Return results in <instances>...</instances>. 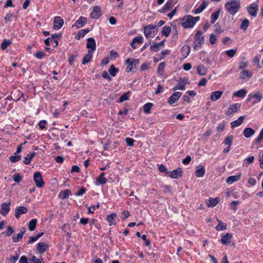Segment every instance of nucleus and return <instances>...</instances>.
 <instances>
[{"label":"nucleus","instance_id":"obj_20","mask_svg":"<svg viewBox=\"0 0 263 263\" xmlns=\"http://www.w3.org/2000/svg\"><path fill=\"white\" fill-rule=\"evenodd\" d=\"M205 172V170L204 166L200 165L196 167L195 175L197 177H201L203 176Z\"/></svg>","mask_w":263,"mask_h":263},{"label":"nucleus","instance_id":"obj_51","mask_svg":"<svg viewBox=\"0 0 263 263\" xmlns=\"http://www.w3.org/2000/svg\"><path fill=\"white\" fill-rule=\"evenodd\" d=\"M153 106V104L151 103H147L145 104L143 106V109L145 112L147 114H149L151 112V109L152 106Z\"/></svg>","mask_w":263,"mask_h":263},{"label":"nucleus","instance_id":"obj_60","mask_svg":"<svg viewBox=\"0 0 263 263\" xmlns=\"http://www.w3.org/2000/svg\"><path fill=\"white\" fill-rule=\"evenodd\" d=\"M86 192V189L84 187H81L79 191H78L76 193V195L77 196H80L83 195Z\"/></svg>","mask_w":263,"mask_h":263},{"label":"nucleus","instance_id":"obj_38","mask_svg":"<svg viewBox=\"0 0 263 263\" xmlns=\"http://www.w3.org/2000/svg\"><path fill=\"white\" fill-rule=\"evenodd\" d=\"M116 217V214L115 213H112L107 216L106 220L109 223V225L110 226L112 225H116V223L113 222V220Z\"/></svg>","mask_w":263,"mask_h":263},{"label":"nucleus","instance_id":"obj_48","mask_svg":"<svg viewBox=\"0 0 263 263\" xmlns=\"http://www.w3.org/2000/svg\"><path fill=\"white\" fill-rule=\"evenodd\" d=\"M263 142V128L261 129L259 135L255 140V143L259 144Z\"/></svg>","mask_w":263,"mask_h":263},{"label":"nucleus","instance_id":"obj_11","mask_svg":"<svg viewBox=\"0 0 263 263\" xmlns=\"http://www.w3.org/2000/svg\"><path fill=\"white\" fill-rule=\"evenodd\" d=\"M102 15L101 10L99 6H95L93 8L92 11L91 13L90 17L92 19L97 20Z\"/></svg>","mask_w":263,"mask_h":263},{"label":"nucleus","instance_id":"obj_57","mask_svg":"<svg viewBox=\"0 0 263 263\" xmlns=\"http://www.w3.org/2000/svg\"><path fill=\"white\" fill-rule=\"evenodd\" d=\"M226 126V122H222L221 123H220L216 128V130L218 132H222L224 130V127Z\"/></svg>","mask_w":263,"mask_h":263},{"label":"nucleus","instance_id":"obj_50","mask_svg":"<svg viewBox=\"0 0 263 263\" xmlns=\"http://www.w3.org/2000/svg\"><path fill=\"white\" fill-rule=\"evenodd\" d=\"M21 159V155H14V156H12L9 157V159L10 161L12 163H15L20 160Z\"/></svg>","mask_w":263,"mask_h":263},{"label":"nucleus","instance_id":"obj_63","mask_svg":"<svg viewBox=\"0 0 263 263\" xmlns=\"http://www.w3.org/2000/svg\"><path fill=\"white\" fill-rule=\"evenodd\" d=\"M128 145L132 146L134 145L135 140L133 139L130 138H127L125 140Z\"/></svg>","mask_w":263,"mask_h":263},{"label":"nucleus","instance_id":"obj_27","mask_svg":"<svg viewBox=\"0 0 263 263\" xmlns=\"http://www.w3.org/2000/svg\"><path fill=\"white\" fill-rule=\"evenodd\" d=\"M71 192L70 190H65L60 192L59 197L62 199H66L70 195H71Z\"/></svg>","mask_w":263,"mask_h":263},{"label":"nucleus","instance_id":"obj_5","mask_svg":"<svg viewBox=\"0 0 263 263\" xmlns=\"http://www.w3.org/2000/svg\"><path fill=\"white\" fill-rule=\"evenodd\" d=\"M240 104L236 103L231 105L226 112V115L227 116L233 115L234 113L237 112L240 107Z\"/></svg>","mask_w":263,"mask_h":263},{"label":"nucleus","instance_id":"obj_9","mask_svg":"<svg viewBox=\"0 0 263 263\" xmlns=\"http://www.w3.org/2000/svg\"><path fill=\"white\" fill-rule=\"evenodd\" d=\"M182 169L179 167L176 170H173V171L167 172V175L172 178L177 179L178 178L182 176Z\"/></svg>","mask_w":263,"mask_h":263},{"label":"nucleus","instance_id":"obj_45","mask_svg":"<svg viewBox=\"0 0 263 263\" xmlns=\"http://www.w3.org/2000/svg\"><path fill=\"white\" fill-rule=\"evenodd\" d=\"M23 238V233H19L17 235L12 236V240L14 242L20 241Z\"/></svg>","mask_w":263,"mask_h":263},{"label":"nucleus","instance_id":"obj_18","mask_svg":"<svg viewBox=\"0 0 263 263\" xmlns=\"http://www.w3.org/2000/svg\"><path fill=\"white\" fill-rule=\"evenodd\" d=\"M180 82L181 83V85H177L173 88V91L176 90H184L185 89V86L187 84L186 80L185 79H180Z\"/></svg>","mask_w":263,"mask_h":263},{"label":"nucleus","instance_id":"obj_43","mask_svg":"<svg viewBox=\"0 0 263 263\" xmlns=\"http://www.w3.org/2000/svg\"><path fill=\"white\" fill-rule=\"evenodd\" d=\"M89 31L88 29H85L80 30L78 32V33L76 36V37L80 40L81 38L83 37L86 33H87Z\"/></svg>","mask_w":263,"mask_h":263},{"label":"nucleus","instance_id":"obj_6","mask_svg":"<svg viewBox=\"0 0 263 263\" xmlns=\"http://www.w3.org/2000/svg\"><path fill=\"white\" fill-rule=\"evenodd\" d=\"M126 63L129 64L126 68V71L127 72H130L133 68H135L136 65L139 64V60L138 59H133L132 61H130V59H127L126 60Z\"/></svg>","mask_w":263,"mask_h":263},{"label":"nucleus","instance_id":"obj_19","mask_svg":"<svg viewBox=\"0 0 263 263\" xmlns=\"http://www.w3.org/2000/svg\"><path fill=\"white\" fill-rule=\"evenodd\" d=\"M245 116H240L238 118V119L230 123L231 127L232 128H234L236 127L240 126L243 122L245 120Z\"/></svg>","mask_w":263,"mask_h":263},{"label":"nucleus","instance_id":"obj_55","mask_svg":"<svg viewBox=\"0 0 263 263\" xmlns=\"http://www.w3.org/2000/svg\"><path fill=\"white\" fill-rule=\"evenodd\" d=\"M236 49H230L226 51V53L229 58H232L236 53Z\"/></svg>","mask_w":263,"mask_h":263},{"label":"nucleus","instance_id":"obj_29","mask_svg":"<svg viewBox=\"0 0 263 263\" xmlns=\"http://www.w3.org/2000/svg\"><path fill=\"white\" fill-rule=\"evenodd\" d=\"M35 155V153L33 152L29 154H28L27 156L24 157L23 163L25 164H29L30 163L31 160L33 158V157Z\"/></svg>","mask_w":263,"mask_h":263},{"label":"nucleus","instance_id":"obj_47","mask_svg":"<svg viewBox=\"0 0 263 263\" xmlns=\"http://www.w3.org/2000/svg\"><path fill=\"white\" fill-rule=\"evenodd\" d=\"M233 138L232 136H229L226 137V138L224 140L223 143L225 145L231 146L232 143L233 142Z\"/></svg>","mask_w":263,"mask_h":263},{"label":"nucleus","instance_id":"obj_32","mask_svg":"<svg viewBox=\"0 0 263 263\" xmlns=\"http://www.w3.org/2000/svg\"><path fill=\"white\" fill-rule=\"evenodd\" d=\"M218 201L216 198H210L206 202V205L208 207H213L217 205Z\"/></svg>","mask_w":263,"mask_h":263},{"label":"nucleus","instance_id":"obj_15","mask_svg":"<svg viewBox=\"0 0 263 263\" xmlns=\"http://www.w3.org/2000/svg\"><path fill=\"white\" fill-rule=\"evenodd\" d=\"M28 209L25 206H18L15 210V217L18 219L21 215L25 214L27 212Z\"/></svg>","mask_w":263,"mask_h":263},{"label":"nucleus","instance_id":"obj_26","mask_svg":"<svg viewBox=\"0 0 263 263\" xmlns=\"http://www.w3.org/2000/svg\"><path fill=\"white\" fill-rule=\"evenodd\" d=\"M156 31H157V30L152 31L151 30H149L144 28V33L146 38L149 39L151 37H154L155 36L157 33Z\"/></svg>","mask_w":263,"mask_h":263},{"label":"nucleus","instance_id":"obj_64","mask_svg":"<svg viewBox=\"0 0 263 263\" xmlns=\"http://www.w3.org/2000/svg\"><path fill=\"white\" fill-rule=\"evenodd\" d=\"M29 259L26 256H22L19 260V263H29Z\"/></svg>","mask_w":263,"mask_h":263},{"label":"nucleus","instance_id":"obj_31","mask_svg":"<svg viewBox=\"0 0 263 263\" xmlns=\"http://www.w3.org/2000/svg\"><path fill=\"white\" fill-rule=\"evenodd\" d=\"M197 71L198 74L204 76L207 72V70L204 66L199 65L197 67Z\"/></svg>","mask_w":263,"mask_h":263},{"label":"nucleus","instance_id":"obj_14","mask_svg":"<svg viewBox=\"0 0 263 263\" xmlns=\"http://www.w3.org/2000/svg\"><path fill=\"white\" fill-rule=\"evenodd\" d=\"M233 237V235L230 233H227L221 238L220 241L223 245H228L231 242V240Z\"/></svg>","mask_w":263,"mask_h":263},{"label":"nucleus","instance_id":"obj_53","mask_svg":"<svg viewBox=\"0 0 263 263\" xmlns=\"http://www.w3.org/2000/svg\"><path fill=\"white\" fill-rule=\"evenodd\" d=\"M130 93V92H128L127 93H124L122 95L119 99V102L122 103L124 101L128 100L129 98V94Z\"/></svg>","mask_w":263,"mask_h":263},{"label":"nucleus","instance_id":"obj_40","mask_svg":"<svg viewBox=\"0 0 263 263\" xmlns=\"http://www.w3.org/2000/svg\"><path fill=\"white\" fill-rule=\"evenodd\" d=\"M171 32V27L170 26H165L163 27L161 34L163 36H168Z\"/></svg>","mask_w":263,"mask_h":263},{"label":"nucleus","instance_id":"obj_54","mask_svg":"<svg viewBox=\"0 0 263 263\" xmlns=\"http://www.w3.org/2000/svg\"><path fill=\"white\" fill-rule=\"evenodd\" d=\"M96 182L98 184H104L106 183L107 179L105 177L99 176L97 179Z\"/></svg>","mask_w":263,"mask_h":263},{"label":"nucleus","instance_id":"obj_62","mask_svg":"<svg viewBox=\"0 0 263 263\" xmlns=\"http://www.w3.org/2000/svg\"><path fill=\"white\" fill-rule=\"evenodd\" d=\"M210 43L212 44H214L217 41V37L213 34H211L210 37Z\"/></svg>","mask_w":263,"mask_h":263},{"label":"nucleus","instance_id":"obj_33","mask_svg":"<svg viewBox=\"0 0 263 263\" xmlns=\"http://www.w3.org/2000/svg\"><path fill=\"white\" fill-rule=\"evenodd\" d=\"M217 220L219 223L218 226L216 227V230L218 231H220L226 230L227 224L225 223L222 222L221 221L219 220L218 219H217Z\"/></svg>","mask_w":263,"mask_h":263},{"label":"nucleus","instance_id":"obj_42","mask_svg":"<svg viewBox=\"0 0 263 263\" xmlns=\"http://www.w3.org/2000/svg\"><path fill=\"white\" fill-rule=\"evenodd\" d=\"M108 71L112 77H115L119 71V69L116 68L114 65H111L108 69Z\"/></svg>","mask_w":263,"mask_h":263},{"label":"nucleus","instance_id":"obj_1","mask_svg":"<svg viewBox=\"0 0 263 263\" xmlns=\"http://www.w3.org/2000/svg\"><path fill=\"white\" fill-rule=\"evenodd\" d=\"M199 20V16L193 17L191 15H186L181 19L180 22L182 26L185 28H192Z\"/></svg>","mask_w":263,"mask_h":263},{"label":"nucleus","instance_id":"obj_21","mask_svg":"<svg viewBox=\"0 0 263 263\" xmlns=\"http://www.w3.org/2000/svg\"><path fill=\"white\" fill-rule=\"evenodd\" d=\"M48 248V245L45 242H39L37 246V250L40 253H43Z\"/></svg>","mask_w":263,"mask_h":263},{"label":"nucleus","instance_id":"obj_8","mask_svg":"<svg viewBox=\"0 0 263 263\" xmlns=\"http://www.w3.org/2000/svg\"><path fill=\"white\" fill-rule=\"evenodd\" d=\"M86 47L89 49L88 51L93 53L96 48V44L95 39L92 37L87 39Z\"/></svg>","mask_w":263,"mask_h":263},{"label":"nucleus","instance_id":"obj_52","mask_svg":"<svg viewBox=\"0 0 263 263\" xmlns=\"http://www.w3.org/2000/svg\"><path fill=\"white\" fill-rule=\"evenodd\" d=\"M165 67V63L164 62H162L159 64L158 67V72L160 75H162L164 72Z\"/></svg>","mask_w":263,"mask_h":263},{"label":"nucleus","instance_id":"obj_10","mask_svg":"<svg viewBox=\"0 0 263 263\" xmlns=\"http://www.w3.org/2000/svg\"><path fill=\"white\" fill-rule=\"evenodd\" d=\"M195 43H198V44H195L194 48L196 49L198 47V45H201L204 43V39L202 36V32L201 31H198L195 35Z\"/></svg>","mask_w":263,"mask_h":263},{"label":"nucleus","instance_id":"obj_49","mask_svg":"<svg viewBox=\"0 0 263 263\" xmlns=\"http://www.w3.org/2000/svg\"><path fill=\"white\" fill-rule=\"evenodd\" d=\"M249 24V21L247 19H244L241 22L240 28L243 30H246Z\"/></svg>","mask_w":263,"mask_h":263},{"label":"nucleus","instance_id":"obj_2","mask_svg":"<svg viewBox=\"0 0 263 263\" xmlns=\"http://www.w3.org/2000/svg\"><path fill=\"white\" fill-rule=\"evenodd\" d=\"M225 7L228 12L234 15L238 11L240 8V3L237 1L233 0L226 3Z\"/></svg>","mask_w":263,"mask_h":263},{"label":"nucleus","instance_id":"obj_30","mask_svg":"<svg viewBox=\"0 0 263 263\" xmlns=\"http://www.w3.org/2000/svg\"><path fill=\"white\" fill-rule=\"evenodd\" d=\"M247 93V91L245 89H241L236 91V92H235L233 94V96L236 97H240V98H243L246 96Z\"/></svg>","mask_w":263,"mask_h":263},{"label":"nucleus","instance_id":"obj_28","mask_svg":"<svg viewBox=\"0 0 263 263\" xmlns=\"http://www.w3.org/2000/svg\"><path fill=\"white\" fill-rule=\"evenodd\" d=\"M92 54L93 53L88 51L87 54L84 55L82 60V64L83 65H85L90 62L91 59L92 58Z\"/></svg>","mask_w":263,"mask_h":263},{"label":"nucleus","instance_id":"obj_46","mask_svg":"<svg viewBox=\"0 0 263 263\" xmlns=\"http://www.w3.org/2000/svg\"><path fill=\"white\" fill-rule=\"evenodd\" d=\"M11 41L9 40H4L1 44V49L2 50H5L11 44Z\"/></svg>","mask_w":263,"mask_h":263},{"label":"nucleus","instance_id":"obj_23","mask_svg":"<svg viewBox=\"0 0 263 263\" xmlns=\"http://www.w3.org/2000/svg\"><path fill=\"white\" fill-rule=\"evenodd\" d=\"M241 176V174H239L236 176H231L229 177L226 180L227 183L230 184L233 183L234 182L238 181Z\"/></svg>","mask_w":263,"mask_h":263},{"label":"nucleus","instance_id":"obj_12","mask_svg":"<svg viewBox=\"0 0 263 263\" xmlns=\"http://www.w3.org/2000/svg\"><path fill=\"white\" fill-rule=\"evenodd\" d=\"M258 11V6L256 4L253 3L250 5L248 8V11L249 13L253 16H256L257 12Z\"/></svg>","mask_w":263,"mask_h":263},{"label":"nucleus","instance_id":"obj_41","mask_svg":"<svg viewBox=\"0 0 263 263\" xmlns=\"http://www.w3.org/2000/svg\"><path fill=\"white\" fill-rule=\"evenodd\" d=\"M252 77V73L250 72L249 70H245L240 73V78L244 79L246 77L250 78Z\"/></svg>","mask_w":263,"mask_h":263},{"label":"nucleus","instance_id":"obj_39","mask_svg":"<svg viewBox=\"0 0 263 263\" xmlns=\"http://www.w3.org/2000/svg\"><path fill=\"white\" fill-rule=\"evenodd\" d=\"M220 9L218 10L217 11L214 12L211 15V23L212 24H213L218 19L219 13H220Z\"/></svg>","mask_w":263,"mask_h":263},{"label":"nucleus","instance_id":"obj_22","mask_svg":"<svg viewBox=\"0 0 263 263\" xmlns=\"http://www.w3.org/2000/svg\"><path fill=\"white\" fill-rule=\"evenodd\" d=\"M222 93L223 91H216L212 92L210 96L211 99L213 101H215L221 97Z\"/></svg>","mask_w":263,"mask_h":263},{"label":"nucleus","instance_id":"obj_3","mask_svg":"<svg viewBox=\"0 0 263 263\" xmlns=\"http://www.w3.org/2000/svg\"><path fill=\"white\" fill-rule=\"evenodd\" d=\"M262 98V93L259 91H257L255 93H250L248 95L247 101L249 102L251 99H254V100L253 101V103L255 104L257 102H260Z\"/></svg>","mask_w":263,"mask_h":263},{"label":"nucleus","instance_id":"obj_37","mask_svg":"<svg viewBox=\"0 0 263 263\" xmlns=\"http://www.w3.org/2000/svg\"><path fill=\"white\" fill-rule=\"evenodd\" d=\"M206 7V4L205 1H203L200 6L195 10L194 13L196 14L201 13Z\"/></svg>","mask_w":263,"mask_h":263},{"label":"nucleus","instance_id":"obj_58","mask_svg":"<svg viewBox=\"0 0 263 263\" xmlns=\"http://www.w3.org/2000/svg\"><path fill=\"white\" fill-rule=\"evenodd\" d=\"M14 231L12 227H11V226H8L7 227L6 231H5V233H6V236H10L14 233Z\"/></svg>","mask_w":263,"mask_h":263},{"label":"nucleus","instance_id":"obj_13","mask_svg":"<svg viewBox=\"0 0 263 263\" xmlns=\"http://www.w3.org/2000/svg\"><path fill=\"white\" fill-rule=\"evenodd\" d=\"M10 204H11L10 202H8L7 203L3 202L2 203V204H1L2 209L0 211V213L2 215L5 216L9 213V212L10 211Z\"/></svg>","mask_w":263,"mask_h":263},{"label":"nucleus","instance_id":"obj_36","mask_svg":"<svg viewBox=\"0 0 263 263\" xmlns=\"http://www.w3.org/2000/svg\"><path fill=\"white\" fill-rule=\"evenodd\" d=\"M37 224V220L36 219H33L28 224V228L29 230L30 231H33L35 230L36 228V226Z\"/></svg>","mask_w":263,"mask_h":263},{"label":"nucleus","instance_id":"obj_59","mask_svg":"<svg viewBox=\"0 0 263 263\" xmlns=\"http://www.w3.org/2000/svg\"><path fill=\"white\" fill-rule=\"evenodd\" d=\"M46 55V53L43 51H39L34 54V56L38 59H41Z\"/></svg>","mask_w":263,"mask_h":263},{"label":"nucleus","instance_id":"obj_24","mask_svg":"<svg viewBox=\"0 0 263 263\" xmlns=\"http://www.w3.org/2000/svg\"><path fill=\"white\" fill-rule=\"evenodd\" d=\"M173 7V1L168 0L166 3L165 4L163 8L160 10L159 11L161 13H164L171 9V8Z\"/></svg>","mask_w":263,"mask_h":263},{"label":"nucleus","instance_id":"obj_25","mask_svg":"<svg viewBox=\"0 0 263 263\" xmlns=\"http://www.w3.org/2000/svg\"><path fill=\"white\" fill-rule=\"evenodd\" d=\"M243 133L244 136L248 138L254 134L255 130L250 127H247L243 130Z\"/></svg>","mask_w":263,"mask_h":263},{"label":"nucleus","instance_id":"obj_7","mask_svg":"<svg viewBox=\"0 0 263 263\" xmlns=\"http://www.w3.org/2000/svg\"><path fill=\"white\" fill-rule=\"evenodd\" d=\"M64 24V21L60 16H55L53 20V28L55 30L60 29Z\"/></svg>","mask_w":263,"mask_h":263},{"label":"nucleus","instance_id":"obj_44","mask_svg":"<svg viewBox=\"0 0 263 263\" xmlns=\"http://www.w3.org/2000/svg\"><path fill=\"white\" fill-rule=\"evenodd\" d=\"M181 50L184 57H186L190 53V47L189 45H184Z\"/></svg>","mask_w":263,"mask_h":263},{"label":"nucleus","instance_id":"obj_35","mask_svg":"<svg viewBox=\"0 0 263 263\" xmlns=\"http://www.w3.org/2000/svg\"><path fill=\"white\" fill-rule=\"evenodd\" d=\"M165 40L162 41V42L158 43H155L154 45L151 46V50L157 51L159 49V47L160 46H163L164 45Z\"/></svg>","mask_w":263,"mask_h":263},{"label":"nucleus","instance_id":"obj_16","mask_svg":"<svg viewBox=\"0 0 263 263\" xmlns=\"http://www.w3.org/2000/svg\"><path fill=\"white\" fill-rule=\"evenodd\" d=\"M181 95L182 93L180 92H175L168 99V103H169L171 104L174 103L180 98Z\"/></svg>","mask_w":263,"mask_h":263},{"label":"nucleus","instance_id":"obj_34","mask_svg":"<svg viewBox=\"0 0 263 263\" xmlns=\"http://www.w3.org/2000/svg\"><path fill=\"white\" fill-rule=\"evenodd\" d=\"M142 41H143V37L142 36H136L134 39L133 42L131 43L130 45L134 49H135L136 47L134 45L136 43H138L139 44H141V43H142Z\"/></svg>","mask_w":263,"mask_h":263},{"label":"nucleus","instance_id":"obj_56","mask_svg":"<svg viewBox=\"0 0 263 263\" xmlns=\"http://www.w3.org/2000/svg\"><path fill=\"white\" fill-rule=\"evenodd\" d=\"M19 256H20L19 254L17 253H16L15 256H10V257L9 258L10 262L15 263L18 259Z\"/></svg>","mask_w":263,"mask_h":263},{"label":"nucleus","instance_id":"obj_17","mask_svg":"<svg viewBox=\"0 0 263 263\" xmlns=\"http://www.w3.org/2000/svg\"><path fill=\"white\" fill-rule=\"evenodd\" d=\"M87 22V18L86 17L81 16L79 20H78L75 24L72 26L77 28H80L82 27L84 24H86Z\"/></svg>","mask_w":263,"mask_h":263},{"label":"nucleus","instance_id":"obj_4","mask_svg":"<svg viewBox=\"0 0 263 263\" xmlns=\"http://www.w3.org/2000/svg\"><path fill=\"white\" fill-rule=\"evenodd\" d=\"M33 180L36 186L38 187H42L45 184L42 176L39 172L34 173L33 175Z\"/></svg>","mask_w":263,"mask_h":263},{"label":"nucleus","instance_id":"obj_61","mask_svg":"<svg viewBox=\"0 0 263 263\" xmlns=\"http://www.w3.org/2000/svg\"><path fill=\"white\" fill-rule=\"evenodd\" d=\"M13 179L16 182H20L22 180V177L20 174L17 173L14 174V175L13 176Z\"/></svg>","mask_w":263,"mask_h":263}]
</instances>
